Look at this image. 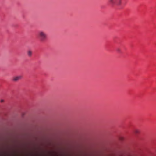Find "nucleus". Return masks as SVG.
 I'll list each match as a JSON object with an SVG mask.
<instances>
[{
	"label": "nucleus",
	"mask_w": 156,
	"mask_h": 156,
	"mask_svg": "<svg viewBox=\"0 0 156 156\" xmlns=\"http://www.w3.org/2000/svg\"><path fill=\"white\" fill-rule=\"evenodd\" d=\"M38 36L41 42L45 41L47 38V35L46 33L42 30L38 32Z\"/></svg>",
	"instance_id": "obj_1"
},
{
	"label": "nucleus",
	"mask_w": 156,
	"mask_h": 156,
	"mask_svg": "<svg viewBox=\"0 0 156 156\" xmlns=\"http://www.w3.org/2000/svg\"><path fill=\"white\" fill-rule=\"evenodd\" d=\"M135 132H136V133H138V131H137V130H136Z\"/></svg>",
	"instance_id": "obj_7"
},
{
	"label": "nucleus",
	"mask_w": 156,
	"mask_h": 156,
	"mask_svg": "<svg viewBox=\"0 0 156 156\" xmlns=\"http://www.w3.org/2000/svg\"><path fill=\"white\" fill-rule=\"evenodd\" d=\"M0 102H2H2H4V100H3V99H2V100H0Z\"/></svg>",
	"instance_id": "obj_5"
},
{
	"label": "nucleus",
	"mask_w": 156,
	"mask_h": 156,
	"mask_svg": "<svg viewBox=\"0 0 156 156\" xmlns=\"http://www.w3.org/2000/svg\"><path fill=\"white\" fill-rule=\"evenodd\" d=\"M27 54L28 56L29 57H30L32 56V52L31 50H28L27 51Z\"/></svg>",
	"instance_id": "obj_4"
},
{
	"label": "nucleus",
	"mask_w": 156,
	"mask_h": 156,
	"mask_svg": "<svg viewBox=\"0 0 156 156\" xmlns=\"http://www.w3.org/2000/svg\"><path fill=\"white\" fill-rule=\"evenodd\" d=\"M22 78V76L21 75H18L12 78V80L15 82H16L19 80L21 79Z\"/></svg>",
	"instance_id": "obj_3"
},
{
	"label": "nucleus",
	"mask_w": 156,
	"mask_h": 156,
	"mask_svg": "<svg viewBox=\"0 0 156 156\" xmlns=\"http://www.w3.org/2000/svg\"><path fill=\"white\" fill-rule=\"evenodd\" d=\"M109 2L112 5H116L119 6L121 5L122 0H109Z\"/></svg>",
	"instance_id": "obj_2"
},
{
	"label": "nucleus",
	"mask_w": 156,
	"mask_h": 156,
	"mask_svg": "<svg viewBox=\"0 0 156 156\" xmlns=\"http://www.w3.org/2000/svg\"><path fill=\"white\" fill-rule=\"evenodd\" d=\"M117 51L118 52H119L120 51V50L119 49H118L117 50Z\"/></svg>",
	"instance_id": "obj_6"
}]
</instances>
